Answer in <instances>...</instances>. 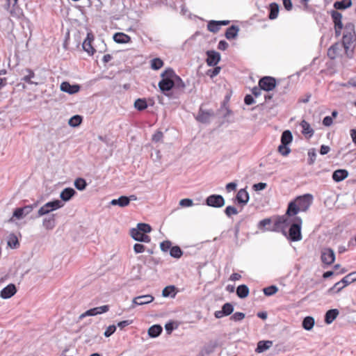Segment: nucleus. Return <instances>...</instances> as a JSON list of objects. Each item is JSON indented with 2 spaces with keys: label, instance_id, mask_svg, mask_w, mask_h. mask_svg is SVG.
I'll return each mask as SVG.
<instances>
[{
  "label": "nucleus",
  "instance_id": "obj_13",
  "mask_svg": "<svg viewBox=\"0 0 356 356\" xmlns=\"http://www.w3.org/2000/svg\"><path fill=\"white\" fill-rule=\"evenodd\" d=\"M342 46L338 42L334 43L328 49L327 56L332 60L337 58L341 53Z\"/></svg>",
  "mask_w": 356,
  "mask_h": 356
},
{
  "label": "nucleus",
  "instance_id": "obj_1",
  "mask_svg": "<svg viewBox=\"0 0 356 356\" xmlns=\"http://www.w3.org/2000/svg\"><path fill=\"white\" fill-rule=\"evenodd\" d=\"M302 220L300 217H287L286 215L278 216L275 218L273 227L267 230L274 232H282L286 236V229L289 227L287 238L291 241H300L302 238Z\"/></svg>",
  "mask_w": 356,
  "mask_h": 356
},
{
  "label": "nucleus",
  "instance_id": "obj_20",
  "mask_svg": "<svg viewBox=\"0 0 356 356\" xmlns=\"http://www.w3.org/2000/svg\"><path fill=\"white\" fill-rule=\"evenodd\" d=\"M348 176V172L346 170L339 169L335 170L332 174V179L337 182H339L345 179Z\"/></svg>",
  "mask_w": 356,
  "mask_h": 356
},
{
  "label": "nucleus",
  "instance_id": "obj_35",
  "mask_svg": "<svg viewBox=\"0 0 356 356\" xmlns=\"http://www.w3.org/2000/svg\"><path fill=\"white\" fill-rule=\"evenodd\" d=\"M314 325V319L311 316H307L302 321V327L307 330H310Z\"/></svg>",
  "mask_w": 356,
  "mask_h": 356
},
{
  "label": "nucleus",
  "instance_id": "obj_60",
  "mask_svg": "<svg viewBox=\"0 0 356 356\" xmlns=\"http://www.w3.org/2000/svg\"><path fill=\"white\" fill-rule=\"evenodd\" d=\"M244 102L247 105H251L254 103L253 97L250 95H247L244 98Z\"/></svg>",
  "mask_w": 356,
  "mask_h": 356
},
{
  "label": "nucleus",
  "instance_id": "obj_42",
  "mask_svg": "<svg viewBox=\"0 0 356 356\" xmlns=\"http://www.w3.org/2000/svg\"><path fill=\"white\" fill-rule=\"evenodd\" d=\"M82 122V117L81 115H76L73 117H72L70 120H69V124L71 126V127H77L79 126Z\"/></svg>",
  "mask_w": 356,
  "mask_h": 356
},
{
  "label": "nucleus",
  "instance_id": "obj_33",
  "mask_svg": "<svg viewBox=\"0 0 356 356\" xmlns=\"http://www.w3.org/2000/svg\"><path fill=\"white\" fill-rule=\"evenodd\" d=\"M25 72L26 73V74L23 77L22 80L29 84L37 85V83L31 81V79L35 76L34 72L32 70L27 68L25 70Z\"/></svg>",
  "mask_w": 356,
  "mask_h": 356
},
{
  "label": "nucleus",
  "instance_id": "obj_21",
  "mask_svg": "<svg viewBox=\"0 0 356 356\" xmlns=\"http://www.w3.org/2000/svg\"><path fill=\"white\" fill-rule=\"evenodd\" d=\"M238 203L245 204L249 200V194L245 188L240 189L236 196Z\"/></svg>",
  "mask_w": 356,
  "mask_h": 356
},
{
  "label": "nucleus",
  "instance_id": "obj_27",
  "mask_svg": "<svg viewBox=\"0 0 356 356\" xmlns=\"http://www.w3.org/2000/svg\"><path fill=\"white\" fill-rule=\"evenodd\" d=\"M352 5L351 0H341L336 1L334 3V8L337 10H343L350 7Z\"/></svg>",
  "mask_w": 356,
  "mask_h": 356
},
{
  "label": "nucleus",
  "instance_id": "obj_31",
  "mask_svg": "<svg viewBox=\"0 0 356 356\" xmlns=\"http://www.w3.org/2000/svg\"><path fill=\"white\" fill-rule=\"evenodd\" d=\"M270 7V13L269 18L270 19H274L277 17L279 13V6L276 3H271L269 6Z\"/></svg>",
  "mask_w": 356,
  "mask_h": 356
},
{
  "label": "nucleus",
  "instance_id": "obj_46",
  "mask_svg": "<svg viewBox=\"0 0 356 356\" xmlns=\"http://www.w3.org/2000/svg\"><path fill=\"white\" fill-rule=\"evenodd\" d=\"M163 138V134L161 131H157L152 135V140L154 143H159L162 140Z\"/></svg>",
  "mask_w": 356,
  "mask_h": 356
},
{
  "label": "nucleus",
  "instance_id": "obj_14",
  "mask_svg": "<svg viewBox=\"0 0 356 356\" xmlns=\"http://www.w3.org/2000/svg\"><path fill=\"white\" fill-rule=\"evenodd\" d=\"M154 298L152 295H143L134 298L132 300L133 307L135 305H143L153 302Z\"/></svg>",
  "mask_w": 356,
  "mask_h": 356
},
{
  "label": "nucleus",
  "instance_id": "obj_16",
  "mask_svg": "<svg viewBox=\"0 0 356 356\" xmlns=\"http://www.w3.org/2000/svg\"><path fill=\"white\" fill-rule=\"evenodd\" d=\"M334 259L335 255L334 251L332 249H326L323 252L321 255V260L324 264L330 265L334 263Z\"/></svg>",
  "mask_w": 356,
  "mask_h": 356
},
{
  "label": "nucleus",
  "instance_id": "obj_3",
  "mask_svg": "<svg viewBox=\"0 0 356 356\" xmlns=\"http://www.w3.org/2000/svg\"><path fill=\"white\" fill-rule=\"evenodd\" d=\"M342 45L348 58L352 57L353 49L356 45V32L355 24L348 22L343 28Z\"/></svg>",
  "mask_w": 356,
  "mask_h": 356
},
{
  "label": "nucleus",
  "instance_id": "obj_23",
  "mask_svg": "<svg viewBox=\"0 0 356 356\" xmlns=\"http://www.w3.org/2000/svg\"><path fill=\"white\" fill-rule=\"evenodd\" d=\"M112 205H118L121 207H127L129 204V198L127 196H120L118 199L111 200Z\"/></svg>",
  "mask_w": 356,
  "mask_h": 356
},
{
  "label": "nucleus",
  "instance_id": "obj_49",
  "mask_svg": "<svg viewBox=\"0 0 356 356\" xmlns=\"http://www.w3.org/2000/svg\"><path fill=\"white\" fill-rule=\"evenodd\" d=\"M225 213L227 216H231L232 215H236L238 213L237 209L232 206H228L226 207L225 210Z\"/></svg>",
  "mask_w": 356,
  "mask_h": 356
},
{
  "label": "nucleus",
  "instance_id": "obj_17",
  "mask_svg": "<svg viewBox=\"0 0 356 356\" xmlns=\"http://www.w3.org/2000/svg\"><path fill=\"white\" fill-rule=\"evenodd\" d=\"M220 54L218 52L210 51L207 52V63L209 66H214L218 64L220 60Z\"/></svg>",
  "mask_w": 356,
  "mask_h": 356
},
{
  "label": "nucleus",
  "instance_id": "obj_29",
  "mask_svg": "<svg viewBox=\"0 0 356 356\" xmlns=\"http://www.w3.org/2000/svg\"><path fill=\"white\" fill-rule=\"evenodd\" d=\"M236 294L241 298H246L249 294V289L245 284L239 285L236 289Z\"/></svg>",
  "mask_w": 356,
  "mask_h": 356
},
{
  "label": "nucleus",
  "instance_id": "obj_50",
  "mask_svg": "<svg viewBox=\"0 0 356 356\" xmlns=\"http://www.w3.org/2000/svg\"><path fill=\"white\" fill-rule=\"evenodd\" d=\"M245 318V314L243 312H236L231 316V320L234 321H240Z\"/></svg>",
  "mask_w": 356,
  "mask_h": 356
},
{
  "label": "nucleus",
  "instance_id": "obj_15",
  "mask_svg": "<svg viewBox=\"0 0 356 356\" xmlns=\"http://www.w3.org/2000/svg\"><path fill=\"white\" fill-rule=\"evenodd\" d=\"M17 292L15 285L10 284L4 287L0 292V296L3 299H8L13 296Z\"/></svg>",
  "mask_w": 356,
  "mask_h": 356
},
{
  "label": "nucleus",
  "instance_id": "obj_47",
  "mask_svg": "<svg viewBox=\"0 0 356 356\" xmlns=\"http://www.w3.org/2000/svg\"><path fill=\"white\" fill-rule=\"evenodd\" d=\"M290 149L286 145L281 144L278 147V152L282 155V156H287L290 153Z\"/></svg>",
  "mask_w": 356,
  "mask_h": 356
},
{
  "label": "nucleus",
  "instance_id": "obj_5",
  "mask_svg": "<svg viewBox=\"0 0 356 356\" xmlns=\"http://www.w3.org/2000/svg\"><path fill=\"white\" fill-rule=\"evenodd\" d=\"M152 227L146 223H138L136 228H132L130 230L131 236L135 240L140 242L149 243L151 238L147 235V233L151 232Z\"/></svg>",
  "mask_w": 356,
  "mask_h": 356
},
{
  "label": "nucleus",
  "instance_id": "obj_61",
  "mask_svg": "<svg viewBox=\"0 0 356 356\" xmlns=\"http://www.w3.org/2000/svg\"><path fill=\"white\" fill-rule=\"evenodd\" d=\"M332 117L327 116L325 117L323 120V124L326 126L329 127L332 124Z\"/></svg>",
  "mask_w": 356,
  "mask_h": 356
},
{
  "label": "nucleus",
  "instance_id": "obj_4",
  "mask_svg": "<svg viewBox=\"0 0 356 356\" xmlns=\"http://www.w3.org/2000/svg\"><path fill=\"white\" fill-rule=\"evenodd\" d=\"M161 76V80L159 82V87L163 92L172 89L176 84V81H181V78L171 68H168L163 71Z\"/></svg>",
  "mask_w": 356,
  "mask_h": 356
},
{
  "label": "nucleus",
  "instance_id": "obj_37",
  "mask_svg": "<svg viewBox=\"0 0 356 356\" xmlns=\"http://www.w3.org/2000/svg\"><path fill=\"white\" fill-rule=\"evenodd\" d=\"M163 61L159 58L152 59L150 61L151 68L154 70H158L163 66Z\"/></svg>",
  "mask_w": 356,
  "mask_h": 356
},
{
  "label": "nucleus",
  "instance_id": "obj_54",
  "mask_svg": "<svg viewBox=\"0 0 356 356\" xmlns=\"http://www.w3.org/2000/svg\"><path fill=\"white\" fill-rule=\"evenodd\" d=\"M116 330V327L115 325H109L106 331L104 332V336L106 337H110L111 334H113L115 331Z\"/></svg>",
  "mask_w": 356,
  "mask_h": 356
},
{
  "label": "nucleus",
  "instance_id": "obj_34",
  "mask_svg": "<svg viewBox=\"0 0 356 356\" xmlns=\"http://www.w3.org/2000/svg\"><path fill=\"white\" fill-rule=\"evenodd\" d=\"M8 245L11 248H17L19 245L17 237L14 234H10L8 240Z\"/></svg>",
  "mask_w": 356,
  "mask_h": 356
},
{
  "label": "nucleus",
  "instance_id": "obj_57",
  "mask_svg": "<svg viewBox=\"0 0 356 356\" xmlns=\"http://www.w3.org/2000/svg\"><path fill=\"white\" fill-rule=\"evenodd\" d=\"M262 89L261 87L258 86V87L255 86L252 89V93L255 97H257L261 95Z\"/></svg>",
  "mask_w": 356,
  "mask_h": 356
},
{
  "label": "nucleus",
  "instance_id": "obj_19",
  "mask_svg": "<svg viewBox=\"0 0 356 356\" xmlns=\"http://www.w3.org/2000/svg\"><path fill=\"white\" fill-rule=\"evenodd\" d=\"M113 40L119 44H126L131 42V37L124 33L118 32L114 34Z\"/></svg>",
  "mask_w": 356,
  "mask_h": 356
},
{
  "label": "nucleus",
  "instance_id": "obj_9",
  "mask_svg": "<svg viewBox=\"0 0 356 356\" xmlns=\"http://www.w3.org/2000/svg\"><path fill=\"white\" fill-rule=\"evenodd\" d=\"M207 204L212 207H222L225 204V200L220 195H211L206 200Z\"/></svg>",
  "mask_w": 356,
  "mask_h": 356
},
{
  "label": "nucleus",
  "instance_id": "obj_36",
  "mask_svg": "<svg viewBox=\"0 0 356 356\" xmlns=\"http://www.w3.org/2000/svg\"><path fill=\"white\" fill-rule=\"evenodd\" d=\"M210 117V113H197V115H195V119L202 123L208 122Z\"/></svg>",
  "mask_w": 356,
  "mask_h": 356
},
{
  "label": "nucleus",
  "instance_id": "obj_22",
  "mask_svg": "<svg viewBox=\"0 0 356 356\" xmlns=\"http://www.w3.org/2000/svg\"><path fill=\"white\" fill-rule=\"evenodd\" d=\"M300 126L302 129V134L306 137L310 138L314 134V130L310 127V124L305 120H302L300 123Z\"/></svg>",
  "mask_w": 356,
  "mask_h": 356
},
{
  "label": "nucleus",
  "instance_id": "obj_56",
  "mask_svg": "<svg viewBox=\"0 0 356 356\" xmlns=\"http://www.w3.org/2000/svg\"><path fill=\"white\" fill-rule=\"evenodd\" d=\"M266 186H267V184L266 183L260 182V183L254 184L253 188L255 191H261V190L265 189L266 188Z\"/></svg>",
  "mask_w": 356,
  "mask_h": 356
},
{
  "label": "nucleus",
  "instance_id": "obj_40",
  "mask_svg": "<svg viewBox=\"0 0 356 356\" xmlns=\"http://www.w3.org/2000/svg\"><path fill=\"white\" fill-rule=\"evenodd\" d=\"M220 29L217 21L211 20L207 24V29L212 33H217Z\"/></svg>",
  "mask_w": 356,
  "mask_h": 356
},
{
  "label": "nucleus",
  "instance_id": "obj_8",
  "mask_svg": "<svg viewBox=\"0 0 356 356\" xmlns=\"http://www.w3.org/2000/svg\"><path fill=\"white\" fill-rule=\"evenodd\" d=\"M63 204L60 200H54L49 202L40 208L38 210V215L42 216L43 215L49 213L50 211L56 210L62 207Z\"/></svg>",
  "mask_w": 356,
  "mask_h": 356
},
{
  "label": "nucleus",
  "instance_id": "obj_44",
  "mask_svg": "<svg viewBox=\"0 0 356 356\" xmlns=\"http://www.w3.org/2000/svg\"><path fill=\"white\" fill-rule=\"evenodd\" d=\"M263 291H264V293L266 296H272V295H274L275 293H276L278 291V289L275 286H270L264 288Z\"/></svg>",
  "mask_w": 356,
  "mask_h": 356
},
{
  "label": "nucleus",
  "instance_id": "obj_2",
  "mask_svg": "<svg viewBox=\"0 0 356 356\" xmlns=\"http://www.w3.org/2000/svg\"><path fill=\"white\" fill-rule=\"evenodd\" d=\"M313 195L309 193L296 197L291 200L287 207L286 215L287 217H298L297 215L300 212H306L311 207L313 202Z\"/></svg>",
  "mask_w": 356,
  "mask_h": 356
},
{
  "label": "nucleus",
  "instance_id": "obj_38",
  "mask_svg": "<svg viewBox=\"0 0 356 356\" xmlns=\"http://www.w3.org/2000/svg\"><path fill=\"white\" fill-rule=\"evenodd\" d=\"M170 254L172 257L179 259L182 256L183 252L181 248L176 245L170 248Z\"/></svg>",
  "mask_w": 356,
  "mask_h": 356
},
{
  "label": "nucleus",
  "instance_id": "obj_62",
  "mask_svg": "<svg viewBox=\"0 0 356 356\" xmlns=\"http://www.w3.org/2000/svg\"><path fill=\"white\" fill-rule=\"evenodd\" d=\"M282 1H283V5H284V8L287 10H290L292 9L291 0H282Z\"/></svg>",
  "mask_w": 356,
  "mask_h": 356
},
{
  "label": "nucleus",
  "instance_id": "obj_53",
  "mask_svg": "<svg viewBox=\"0 0 356 356\" xmlns=\"http://www.w3.org/2000/svg\"><path fill=\"white\" fill-rule=\"evenodd\" d=\"M145 247L143 244L136 243L134 245V250L135 253H136V254L142 253L145 251Z\"/></svg>",
  "mask_w": 356,
  "mask_h": 356
},
{
  "label": "nucleus",
  "instance_id": "obj_7",
  "mask_svg": "<svg viewBox=\"0 0 356 356\" xmlns=\"http://www.w3.org/2000/svg\"><path fill=\"white\" fill-rule=\"evenodd\" d=\"M331 17L334 23L335 35L339 37L341 35V31L343 28L342 23V15L337 10H332Z\"/></svg>",
  "mask_w": 356,
  "mask_h": 356
},
{
  "label": "nucleus",
  "instance_id": "obj_51",
  "mask_svg": "<svg viewBox=\"0 0 356 356\" xmlns=\"http://www.w3.org/2000/svg\"><path fill=\"white\" fill-rule=\"evenodd\" d=\"M96 315L101 314L105 312H107L109 310V306L108 305H103L101 307H97L94 308Z\"/></svg>",
  "mask_w": 356,
  "mask_h": 356
},
{
  "label": "nucleus",
  "instance_id": "obj_32",
  "mask_svg": "<svg viewBox=\"0 0 356 356\" xmlns=\"http://www.w3.org/2000/svg\"><path fill=\"white\" fill-rule=\"evenodd\" d=\"M292 139H293V136H292L291 131L289 130H286V131H284L282 134L281 143L282 145H287L291 143Z\"/></svg>",
  "mask_w": 356,
  "mask_h": 356
},
{
  "label": "nucleus",
  "instance_id": "obj_39",
  "mask_svg": "<svg viewBox=\"0 0 356 356\" xmlns=\"http://www.w3.org/2000/svg\"><path fill=\"white\" fill-rule=\"evenodd\" d=\"M175 294V287L174 286H168L165 287L162 291V295L164 297H168L170 296L174 297Z\"/></svg>",
  "mask_w": 356,
  "mask_h": 356
},
{
  "label": "nucleus",
  "instance_id": "obj_63",
  "mask_svg": "<svg viewBox=\"0 0 356 356\" xmlns=\"http://www.w3.org/2000/svg\"><path fill=\"white\" fill-rule=\"evenodd\" d=\"M236 188V184L234 182H230L226 185V189L228 192L235 191Z\"/></svg>",
  "mask_w": 356,
  "mask_h": 356
},
{
  "label": "nucleus",
  "instance_id": "obj_52",
  "mask_svg": "<svg viewBox=\"0 0 356 356\" xmlns=\"http://www.w3.org/2000/svg\"><path fill=\"white\" fill-rule=\"evenodd\" d=\"M179 205L182 207H188L193 205V200L191 199H182L179 202Z\"/></svg>",
  "mask_w": 356,
  "mask_h": 356
},
{
  "label": "nucleus",
  "instance_id": "obj_59",
  "mask_svg": "<svg viewBox=\"0 0 356 356\" xmlns=\"http://www.w3.org/2000/svg\"><path fill=\"white\" fill-rule=\"evenodd\" d=\"M228 47V43L225 40H220L218 43V48L220 50H225Z\"/></svg>",
  "mask_w": 356,
  "mask_h": 356
},
{
  "label": "nucleus",
  "instance_id": "obj_24",
  "mask_svg": "<svg viewBox=\"0 0 356 356\" xmlns=\"http://www.w3.org/2000/svg\"><path fill=\"white\" fill-rule=\"evenodd\" d=\"M76 193V191L72 188H66L60 193V198L63 201L70 200Z\"/></svg>",
  "mask_w": 356,
  "mask_h": 356
},
{
  "label": "nucleus",
  "instance_id": "obj_26",
  "mask_svg": "<svg viewBox=\"0 0 356 356\" xmlns=\"http://www.w3.org/2000/svg\"><path fill=\"white\" fill-rule=\"evenodd\" d=\"M238 31L239 29L236 26L232 25V26L229 27L225 32L226 38L228 40L235 38L238 34Z\"/></svg>",
  "mask_w": 356,
  "mask_h": 356
},
{
  "label": "nucleus",
  "instance_id": "obj_45",
  "mask_svg": "<svg viewBox=\"0 0 356 356\" xmlns=\"http://www.w3.org/2000/svg\"><path fill=\"white\" fill-rule=\"evenodd\" d=\"M74 186L78 190H83L86 186V182L85 179L82 178H78L74 181Z\"/></svg>",
  "mask_w": 356,
  "mask_h": 356
},
{
  "label": "nucleus",
  "instance_id": "obj_12",
  "mask_svg": "<svg viewBox=\"0 0 356 356\" xmlns=\"http://www.w3.org/2000/svg\"><path fill=\"white\" fill-rule=\"evenodd\" d=\"M94 40V36L92 33H88L86 38L83 42V49L86 51L90 56H92L95 52V48L92 45V42Z\"/></svg>",
  "mask_w": 356,
  "mask_h": 356
},
{
  "label": "nucleus",
  "instance_id": "obj_48",
  "mask_svg": "<svg viewBox=\"0 0 356 356\" xmlns=\"http://www.w3.org/2000/svg\"><path fill=\"white\" fill-rule=\"evenodd\" d=\"M172 243L170 241H164L160 244L161 250L163 252H167L169 250H170Z\"/></svg>",
  "mask_w": 356,
  "mask_h": 356
},
{
  "label": "nucleus",
  "instance_id": "obj_10",
  "mask_svg": "<svg viewBox=\"0 0 356 356\" xmlns=\"http://www.w3.org/2000/svg\"><path fill=\"white\" fill-rule=\"evenodd\" d=\"M60 88L63 92L74 95L79 92L81 87L79 84L71 85L68 81H63L60 83Z\"/></svg>",
  "mask_w": 356,
  "mask_h": 356
},
{
  "label": "nucleus",
  "instance_id": "obj_11",
  "mask_svg": "<svg viewBox=\"0 0 356 356\" xmlns=\"http://www.w3.org/2000/svg\"><path fill=\"white\" fill-rule=\"evenodd\" d=\"M354 275V273H349L348 275H347L346 276H345L341 281L337 282L333 287H332L330 289V291H333V289L335 288V287H337L338 285H340L342 284V286L339 287L337 291V293L339 292L342 289H343L344 287H346V286H348L349 284L356 281V277H353V278H350L351 276H353Z\"/></svg>",
  "mask_w": 356,
  "mask_h": 356
},
{
  "label": "nucleus",
  "instance_id": "obj_28",
  "mask_svg": "<svg viewBox=\"0 0 356 356\" xmlns=\"http://www.w3.org/2000/svg\"><path fill=\"white\" fill-rule=\"evenodd\" d=\"M163 328L159 325H154L151 326L148 330V334L151 337H158L162 332Z\"/></svg>",
  "mask_w": 356,
  "mask_h": 356
},
{
  "label": "nucleus",
  "instance_id": "obj_6",
  "mask_svg": "<svg viewBox=\"0 0 356 356\" xmlns=\"http://www.w3.org/2000/svg\"><path fill=\"white\" fill-rule=\"evenodd\" d=\"M258 85L262 90L270 92L273 90L277 85L276 79L270 76H265L259 80Z\"/></svg>",
  "mask_w": 356,
  "mask_h": 356
},
{
  "label": "nucleus",
  "instance_id": "obj_18",
  "mask_svg": "<svg viewBox=\"0 0 356 356\" xmlns=\"http://www.w3.org/2000/svg\"><path fill=\"white\" fill-rule=\"evenodd\" d=\"M32 210V207L26 206L22 208H17L14 212L13 217L10 219V221L13 220V218H16L17 219H20L23 217L24 214H28Z\"/></svg>",
  "mask_w": 356,
  "mask_h": 356
},
{
  "label": "nucleus",
  "instance_id": "obj_64",
  "mask_svg": "<svg viewBox=\"0 0 356 356\" xmlns=\"http://www.w3.org/2000/svg\"><path fill=\"white\" fill-rule=\"evenodd\" d=\"M330 147L327 145H321L320 149V154L322 155L326 154L330 152Z\"/></svg>",
  "mask_w": 356,
  "mask_h": 356
},
{
  "label": "nucleus",
  "instance_id": "obj_55",
  "mask_svg": "<svg viewBox=\"0 0 356 356\" xmlns=\"http://www.w3.org/2000/svg\"><path fill=\"white\" fill-rule=\"evenodd\" d=\"M95 315H96L95 311L94 308H92V309H90L86 311V312L81 314L79 316V318L82 319L88 316H95Z\"/></svg>",
  "mask_w": 356,
  "mask_h": 356
},
{
  "label": "nucleus",
  "instance_id": "obj_25",
  "mask_svg": "<svg viewBox=\"0 0 356 356\" xmlns=\"http://www.w3.org/2000/svg\"><path fill=\"white\" fill-rule=\"evenodd\" d=\"M339 315V311L336 309L328 310L325 316V321L327 324L332 323Z\"/></svg>",
  "mask_w": 356,
  "mask_h": 356
},
{
  "label": "nucleus",
  "instance_id": "obj_58",
  "mask_svg": "<svg viewBox=\"0 0 356 356\" xmlns=\"http://www.w3.org/2000/svg\"><path fill=\"white\" fill-rule=\"evenodd\" d=\"M271 220L270 218H265L259 222V228L263 229L267 225H270Z\"/></svg>",
  "mask_w": 356,
  "mask_h": 356
},
{
  "label": "nucleus",
  "instance_id": "obj_43",
  "mask_svg": "<svg viewBox=\"0 0 356 356\" xmlns=\"http://www.w3.org/2000/svg\"><path fill=\"white\" fill-rule=\"evenodd\" d=\"M222 309L225 316H229L233 312L234 307L231 303L227 302L223 305Z\"/></svg>",
  "mask_w": 356,
  "mask_h": 356
},
{
  "label": "nucleus",
  "instance_id": "obj_41",
  "mask_svg": "<svg viewBox=\"0 0 356 356\" xmlns=\"http://www.w3.org/2000/svg\"><path fill=\"white\" fill-rule=\"evenodd\" d=\"M134 106L138 111H143L147 108V104L145 99H138L134 103Z\"/></svg>",
  "mask_w": 356,
  "mask_h": 356
},
{
  "label": "nucleus",
  "instance_id": "obj_30",
  "mask_svg": "<svg viewBox=\"0 0 356 356\" xmlns=\"http://www.w3.org/2000/svg\"><path fill=\"white\" fill-rule=\"evenodd\" d=\"M272 345V341H260L257 343V347L256 348L257 353H262L267 349H268Z\"/></svg>",
  "mask_w": 356,
  "mask_h": 356
}]
</instances>
